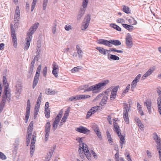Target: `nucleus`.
I'll return each mask as SVG.
<instances>
[{
	"label": "nucleus",
	"mask_w": 161,
	"mask_h": 161,
	"mask_svg": "<svg viewBox=\"0 0 161 161\" xmlns=\"http://www.w3.org/2000/svg\"><path fill=\"white\" fill-rule=\"evenodd\" d=\"M6 158V156L3 153L0 152V158L2 160H5Z\"/></svg>",
	"instance_id": "obj_53"
},
{
	"label": "nucleus",
	"mask_w": 161,
	"mask_h": 161,
	"mask_svg": "<svg viewBox=\"0 0 161 161\" xmlns=\"http://www.w3.org/2000/svg\"><path fill=\"white\" fill-rule=\"evenodd\" d=\"M124 112L123 113V116L124 120L126 124L129 123V119L128 115V112L129 111V106L127 104H124Z\"/></svg>",
	"instance_id": "obj_6"
},
{
	"label": "nucleus",
	"mask_w": 161,
	"mask_h": 161,
	"mask_svg": "<svg viewBox=\"0 0 161 161\" xmlns=\"http://www.w3.org/2000/svg\"><path fill=\"white\" fill-rule=\"evenodd\" d=\"M144 104L145 106L147 109L149 114H151L152 113V102L150 99H147L144 103Z\"/></svg>",
	"instance_id": "obj_13"
},
{
	"label": "nucleus",
	"mask_w": 161,
	"mask_h": 161,
	"mask_svg": "<svg viewBox=\"0 0 161 161\" xmlns=\"http://www.w3.org/2000/svg\"><path fill=\"white\" fill-rule=\"evenodd\" d=\"M76 50L77 53L79 58H81L82 57L83 52L81 48L78 45H77L76 46Z\"/></svg>",
	"instance_id": "obj_27"
},
{
	"label": "nucleus",
	"mask_w": 161,
	"mask_h": 161,
	"mask_svg": "<svg viewBox=\"0 0 161 161\" xmlns=\"http://www.w3.org/2000/svg\"><path fill=\"white\" fill-rule=\"evenodd\" d=\"M154 139L155 140L156 143H161L160 138L156 134L155 136L154 137Z\"/></svg>",
	"instance_id": "obj_44"
},
{
	"label": "nucleus",
	"mask_w": 161,
	"mask_h": 161,
	"mask_svg": "<svg viewBox=\"0 0 161 161\" xmlns=\"http://www.w3.org/2000/svg\"><path fill=\"white\" fill-rule=\"evenodd\" d=\"M94 130L97 136L100 139L102 138L101 132L100 131L99 128L97 126L96 128L94 129Z\"/></svg>",
	"instance_id": "obj_32"
},
{
	"label": "nucleus",
	"mask_w": 161,
	"mask_h": 161,
	"mask_svg": "<svg viewBox=\"0 0 161 161\" xmlns=\"http://www.w3.org/2000/svg\"><path fill=\"white\" fill-rule=\"evenodd\" d=\"M130 87V84H129L126 87L125 89L123 91V93H125L128 92Z\"/></svg>",
	"instance_id": "obj_54"
},
{
	"label": "nucleus",
	"mask_w": 161,
	"mask_h": 161,
	"mask_svg": "<svg viewBox=\"0 0 161 161\" xmlns=\"http://www.w3.org/2000/svg\"><path fill=\"white\" fill-rule=\"evenodd\" d=\"M48 0H43V9L44 10H45L46 7L47 5V4Z\"/></svg>",
	"instance_id": "obj_47"
},
{
	"label": "nucleus",
	"mask_w": 161,
	"mask_h": 161,
	"mask_svg": "<svg viewBox=\"0 0 161 161\" xmlns=\"http://www.w3.org/2000/svg\"><path fill=\"white\" fill-rule=\"evenodd\" d=\"M39 25L38 23H36L33 25L30 28L28 31L27 33L28 36L26 37L25 41L26 43L24 45V49L26 51L29 48L30 42L32 38V35L36 31Z\"/></svg>",
	"instance_id": "obj_2"
},
{
	"label": "nucleus",
	"mask_w": 161,
	"mask_h": 161,
	"mask_svg": "<svg viewBox=\"0 0 161 161\" xmlns=\"http://www.w3.org/2000/svg\"><path fill=\"white\" fill-rule=\"evenodd\" d=\"M123 11L126 14H129L130 13V8L126 6H123Z\"/></svg>",
	"instance_id": "obj_38"
},
{
	"label": "nucleus",
	"mask_w": 161,
	"mask_h": 161,
	"mask_svg": "<svg viewBox=\"0 0 161 161\" xmlns=\"http://www.w3.org/2000/svg\"><path fill=\"white\" fill-rule=\"evenodd\" d=\"M114 130L117 133L119 137L120 146L121 148H122L125 142V137L121 135L119 127L117 123L115 122H114Z\"/></svg>",
	"instance_id": "obj_3"
},
{
	"label": "nucleus",
	"mask_w": 161,
	"mask_h": 161,
	"mask_svg": "<svg viewBox=\"0 0 161 161\" xmlns=\"http://www.w3.org/2000/svg\"><path fill=\"white\" fill-rule=\"evenodd\" d=\"M118 88L119 86H115L114 88L112 90L111 93L110 97V100L113 101L115 99L116 95L117 92L118 90Z\"/></svg>",
	"instance_id": "obj_15"
},
{
	"label": "nucleus",
	"mask_w": 161,
	"mask_h": 161,
	"mask_svg": "<svg viewBox=\"0 0 161 161\" xmlns=\"http://www.w3.org/2000/svg\"><path fill=\"white\" fill-rule=\"evenodd\" d=\"M33 124L32 121H31L29 124L27 130V133L29 134V136L32 135L33 129Z\"/></svg>",
	"instance_id": "obj_23"
},
{
	"label": "nucleus",
	"mask_w": 161,
	"mask_h": 161,
	"mask_svg": "<svg viewBox=\"0 0 161 161\" xmlns=\"http://www.w3.org/2000/svg\"><path fill=\"white\" fill-rule=\"evenodd\" d=\"M40 76V75H35L34 77V80L33 81V88L34 89L36 86L37 85L38 80Z\"/></svg>",
	"instance_id": "obj_26"
},
{
	"label": "nucleus",
	"mask_w": 161,
	"mask_h": 161,
	"mask_svg": "<svg viewBox=\"0 0 161 161\" xmlns=\"http://www.w3.org/2000/svg\"><path fill=\"white\" fill-rule=\"evenodd\" d=\"M11 34L12 38L13 46L15 48H16L17 45V39L15 31L13 28L11 27Z\"/></svg>",
	"instance_id": "obj_11"
},
{
	"label": "nucleus",
	"mask_w": 161,
	"mask_h": 161,
	"mask_svg": "<svg viewBox=\"0 0 161 161\" xmlns=\"http://www.w3.org/2000/svg\"><path fill=\"white\" fill-rule=\"evenodd\" d=\"M141 77V75L139 74L132 81L131 83V89L132 91L133 89L136 87L137 83L139 81Z\"/></svg>",
	"instance_id": "obj_12"
},
{
	"label": "nucleus",
	"mask_w": 161,
	"mask_h": 161,
	"mask_svg": "<svg viewBox=\"0 0 161 161\" xmlns=\"http://www.w3.org/2000/svg\"><path fill=\"white\" fill-rule=\"evenodd\" d=\"M3 83L4 86V94L2 97V100L0 104V113L3 110V109L6 103V100L8 102L10 101L11 94L9 89L8 88V85L7 83L6 77L4 76L3 77Z\"/></svg>",
	"instance_id": "obj_1"
},
{
	"label": "nucleus",
	"mask_w": 161,
	"mask_h": 161,
	"mask_svg": "<svg viewBox=\"0 0 161 161\" xmlns=\"http://www.w3.org/2000/svg\"><path fill=\"white\" fill-rule=\"evenodd\" d=\"M87 159L90 160L91 159V154L88 150H87L86 152L84 153Z\"/></svg>",
	"instance_id": "obj_40"
},
{
	"label": "nucleus",
	"mask_w": 161,
	"mask_h": 161,
	"mask_svg": "<svg viewBox=\"0 0 161 161\" xmlns=\"http://www.w3.org/2000/svg\"><path fill=\"white\" fill-rule=\"evenodd\" d=\"M53 149H51L49 153L47 154V155L46 158V159L44 160V161H49L50 158H51L53 152L56 148V146H54L53 147Z\"/></svg>",
	"instance_id": "obj_20"
},
{
	"label": "nucleus",
	"mask_w": 161,
	"mask_h": 161,
	"mask_svg": "<svg viewBox=\"0 0 161 161\" xmlns=\"http://www.w3.org/2000/svg\"><path fill=\"white\" fill-rule=\"evenodd\" d=\"M110 27L113 28L117 31H121V28L118 25L114 23L110 24Z\"/></svg>",
	"instance_id": "obj_34"
},
{
	"label": "nucleus",
	"mask_w": 161,
	"mask_h": 161,
	"mask_svg": "<svg viewBox=\"0 0 161 161\" xmlns=\"http://www.w3.org/2000/svg\"><path fill=\"white\" fill-rule=\"evenodd\" d=\"M80 145L82 148V153H83V152L85 153L86 151H87V150H88L87 145L83 143H82L81 144H80Z\"/></svg>",
	"instance_id": "obj_33"
},
{
	"label": "nucleus",
	"mask_w": 161,
	"mask_h": 161,
	"mask_svg": "<svg viewBox=\"0 0 161 161\" xmlns=\"http://www.w3.org/2000/svg\"><path fill=\"white\" fill-rule=\"evenodd\" d=\"M96 48L98 50L99 53L103 55H106L109 51H114L119 53H123V51L121 50H118L114 48H109L110 50L105 49L104 48L101 47H97Z\"/></svg>",
	"instance_id": "obj_4"
},
{
	"label": "nucleus",
	"mask_w": 161,
	"mask_h": 161,
	"mask_svg": "<svg viewBox=\"0 0 161 161\" xmlns=\"http://www.w3.org/2000/svg\"><path fill=\"white\" fill-rule=\"evenodd\" d=\"M53 69L58 70H59V66L55 62H53Z\"/></svg>",
	"instance_id": "obj_42"
},
{
	"label": "nucleus",
	"mask_w": 161,
	"mask_h": 161,
	"mask_svg": "<svg viewBox=\"0 0 161 161\" xmlns=\"http://www.w3.org/2000/svg\"><path fill=\"white\" fill-rule=\"evenodd\" d=\"M29 136V134H28L26 139V143L27 146H28L29 144L31 135L30 136Z\"/></svg>",
	"instance_id": "obj_52"
},
{
	"label": "nucleus",
	"mask_w": 161,
	"mask_h": 161,
	"mask_svg": "<svg viewBox=\"0 0 161 161\" xmlns=\"http://www.w3.org/2000/svg\"><path fill=\"white\" fill-rule=\"evenodd\" d=\"M98 43L100 44H103L105 46H110L109 44V41H108L103 39H99L97 40Z\"/></svg>",
	"instance_id": "obj_19"
},
{
	"label": "nucleus",
	"mask_w": 161,
	"mask_h": 161,
	"mask_svg": "<svg viewBox=\"0 0 161 161\" xmlns=\"http://www.w3.org/2000/svg\"><path fill=\"white\" fill-rule=\"evenodd\" d=\"M21 87L20 86V88H19L17 87V89L16 90V92L17 94H19L18 96H19V95L20 94L21 92Z\"/></svg>",
	"instance_id": "obj_55"
},
{
	"label": "nucleus",
	"mask_w": 161,
	"mask_h": 161,
	"mask_svg": "<svg viewBox=\"0 0 161 161\" xmlns=\"http://www.w3.org/2000/svg\"><path fill=\"white\" fill-rule=\"evenodd\" d=\"M64 28L65 30L67 31H69L72 29L71 26L70 25H67L65 26Z\"/></svg>",
	"instance_id": "obj_59"
},
{
	"label": "nucleus",
	"mask_w": 161,
	"mask_h": 161,
	"mask_svg": "<svg viewBox=\"0 0 161 161\" xmlns=\"http://www.w3.org/2000/svg\"><path fill=\"white\" fill-rule=\"evenodd\" d=\"M108 97V95L107 94H105L102 99L101 102L100 103V104L102 106L103 105L106 103L107 99Z\"/></svg>",
	"instance_id": "obj_24"
},
{
	"label": "nucleus",
	"mask_w": 161,
	"mask_h": 161,
	"mask_svg": "<svg viewBox=\"0 0 161 161\" xmlns=\"http://www.w3.org/2000/svg\"><path fill=\"white\" fill-rule=\"evenodd\" d=\"M35 144H31V154L33 155V153L35 150Z\"/></svg>",
	"instance_id": "obj_46"
},
{
	"label": "nucleus",
	"mask_w": 161,
	"mask_h": 161,
	"mask_svg": "<svg viewBox=\"0 0 161 161\" xmlns=\"http://www.w3.org/2000/svg\"><path fill=\"white\" fill-rule=\"evenodd\" d=\"M157 148L158 151H159L160 150H161V143H157Z\"/></svg>",
	"instance_id": "obj_63"
},
{
	"label": "nucleus",
	"mask_w": 161,
	"mask_h": 161,
	"mask_svg": "<svg viewBox=\"0 0 161 161\" xmlns=\"http://www.w3.org/2000/svg\"><path fill=\"white\" fill-rule=\"evenodd\" d=\"M99 108V107L98 106L92 107L87 112L86 116V119L89 118L92 114L95 113L98 109Z\"/></svg>",
	"instance_id": "obj_10"
},
{
	"label": "nucleus",
	"mask_w": 161,
	"mask_h": 161,
	"mask_svg": "<svg viewBox=\"0 0 161 161\" xmlns=\"http://www.w3.org/2000/svg\"><path fill=\"white\" fill-rule=\"evenodd\" d=\"M50 132L49 131H45V138L44 141L45 142H47L49 136Z\"/></svg>",
	"instance_id": "obj_41"
},
{
	"label": "nucleus",
	"mask_w": 161,
	"mask_h": 161,
	"mask_svg": "<svg viewBox=\"0 0 161 161\" xmlns=\"http://www.w3.org/2000/svg\"><path fill=\"white\" fill-rule=\"evenodd\" d=\"M94 130L97 136L100 139L102 138L101 132L100 131L99 128L97 126L96 128L94 129Z\"/></svg>",
	"instance_id": "obj_31"
},
{
	"label": "nucleus",
	"mask_w": 161,
	"mask_h": 161,
	"mask_svg": "<svg viewBox=\"0 0 161 161\" xmlns=\"http://www.w3.org/2000/svg\"><path fill=\"white\" fill-rule=\"evenodd\" d=\"M38 56L36 55L34 58V59L32 60L30 65V67L33 68L35 64V63L36 60L37 61L38 60Z\"/></svg>",
	"instance_id": "obj_36"
},
{
	"label": "nucleus",
	"mask_w": 161,
	"mask_h": 161,
	"mask_svg": "<svg viewBox=\"0 0 161 161\" xmlns=\"http://www.w3.org/2000/svg\"><path fill=\"white\" fill-rule=\"evenodd\" d=\"M58 70H52V73L56 78H57L58 76Z\"/></svg>",
	"instance_id": "obj_50"
},
{
	"label": "nucleus",
	"mask_w": 161,
	"mask_h": 161,
	"mask_svg": "<svg viewBox=\"0 0 161 161\" xmlns=\"http://www.w3.org/2000/svg\"><path fill=\"white\" fill-rule=\"evenodd\" d=\"M86 19V21H83L82 23L81 30H86L89 25V23L91 20L90 16L88 14L85 18Z\"/></svg>",
	"instance_id": "obj_9"
},
{
	"label": "nucleus",
	"mask_w": 161,
	"mask_h": 161,
	"mask_svg": "<svg viewBox=\"0 0 161 161\" xmlns=\"http://www.w3.org/2000/svg\"><path fill=\"white\" fill-rule=\"evenodd\" d=\"M56 24H55L54 26L53 27L52 31V32L53 34H55L56 33Z\"/></svg>",
	"instance_id": "obj_61"
},
{
	"label": "nucleus",
	"mask_w": 161,
	"mask_h": 161,
	"mask_svg": "<svg viewBox=\"0 0 161 161\" xmlns=\"http://www.w3.org/2000/svg\"><path fill=\"white\" fill-rule=\"evenodd\" d=\"M96 91L95 85L89 87V88L84 90V92L91 91Z\"/></svg>",
	"instance_id": "obj_39"
},
{
	"label": "nucleus",
	"mask_w": 161,
	"mask_h": 161,
	"mask_svg": "<svg viewBox=\"0 0 161 161\" xmlns=\"http://www.w3.org/2000/svg\"><path fill=\"white\" fill-rule=\"evenodd\" d=\"M154 69L153 68L150 69L142 76V80H144L146 77L149 76L153 72Z\"/></svg>",
	"instance_id": "obj_21"
},
{
	"label": "nucleus",
	"mask_w": 161,
	"mask_h": 161,
	"mask_svg": "<svg viewBox=\"0 0 161 161\" xmlns=\"http://www.w3.org/2000/svg\"><path fill=\"white\" fill-rule=\"evenodd\" d=\"M58 124L53 123V130L54 131L57 128Z\"/></svg>",
	"instance_id": "obj_56"
},
{
	"label": "nucleus",
	"mask_w": 161,
	"mask_h": 161,
	"mask_svg": "<svg viewBox=\"0 0 161 161\" xmlns=\"http://www.w3.org/2000/svg\"><path fill=\"white\" fill-rule=\"evenodd\" d=\"M44 77H46L47 74V67L45 66L43 69L42 71Z\"/></svg>",
	"instance_id": "obj_45"
},
{
	"label": "nucleus",
	"mask_w": 161,
	"mask_h": 161,
	"mask_svg": "<svg viewBox=\"0 0 161 161\" xmlns=\"http://www.w3.org/2000/svg\"><path fill=\"white\" fill-rule=\"evenodd\" d=\"M88 2V0H83L82 6L84 8H86L87 4Z\"/></svg>",
	"instance_id": "obj_51"
},
{
	"label": "nucleus",
	"mask_w": 161,
	"mask_h": 161,
	"mask_svg": "<svg viewBox=\"0 0 161 161\" xmlns=\"http://www.w3.org/2000/svg\"><path fill=\"white\" fill-rule=\"evenodd\" d=\"M57 92L55 90H52L50 88L46 89V93L47 95H53L55 94Z\"/></svg>",
	"instance_id": "obj_28"
},
{
	"label": "nucleus",
	"mask_w": 161,
	"mask_h": 161,
	"mask_svg": "<svg viewBox=\"0 0 161 161\" xmlns=\"http://www.w3.org/2000/svg\"><path fill=\"white\" fill-rule=\"evenodd\" d=\"M69 110L68 109L65 112L64 115L62 119V121H63V122H66V120L69 116Z\"/></svg>",
	"instance_id": "obj_29"
},
{
	"label": "nucleus",
	"mask_w": 161,
	"mask_h": 161,
	"mask_svg": "<svg viewBox=\"0 0 161 161\" xmlns=\"http://www.w3.org/2000/svg\"><path fill=\"white\" fill-rule=\"evenodd\" d=\"M108 140L109 141V143L110 144H112V143L113 142V139L111 137V136H108L107 137Z\"/></svg>",
	"instance_id": "obj_62"
},
{
	"label": "nucleus",
	"mask_w": 161,
	"mask_h": 161,
	"mask_svg": "<svg viewBox=\"0 0 161 161\" xmlns=\"http://www.w3.org/2000/svg\"><path fill=\"white\" fill-rule=\"evenodd\" d=\"M31 102L29 99L27 101L26 113H29L30 112Z\"/></svg>",
	"instance_id": "obj_37"
},
{
	"label": "nucleus",
	"mask_w": 161,
	"mask_h": 161,
	"mask_svg": "<svg viewBox=\"0 0 161 161\" xmlns=\"http://www.w3.org/2000/svg\"><path fill=\"white\" fill-rule=\"evenodd\" d=\"M90 97L89 95H80L79 96L77 95L75 96H72L69 98V100L71 101H75L80 99H83L87 98Z\"/></svg>",
	"instance_id": "obj_8"
},
{
	"label": "nucleus",
	"mask_w": 161,
	"mask_h": 161,
	"mask_svg": "<svg viewBox=\"0 0 161 161\" xmlns=\"http://www.w3.org/2000/svg\"><path fill=\"white\" fill-rule=\"evenodd\" d=\"M122 25L125 29L128 30L130 31H132L133 30V26L132 25L126 24H122Z\"/></svg>",
	"instance_id": "obj_30"
},
{
	"label": "nucleus",
	"mask_w": 161,
	"mask_h": 161,
	"mask_svg": "<svg viewBox=\"0 0 161 161\" xmlns=\"http://www.w3.org/2000/svg\"><path fill=\"white\" fill-rule=\"evenodd\" d=\"M125 43L126 47L128 48H131L133 45L132 38L131 35L128 33L125 37Z\"/></svg>",
	"instance_id": "obj_5"
},
{
	"label": "nucleus",
	"mask_w": 161,
	"mask_h": 161,
	"mask_svg": "<svg viewBox=\"0 0 161 161\" xmlns=\"http://www.w3.org/2000/svg\"><path fill=\"white\" fill-rule=\"evenodd\" d=\"M109 44L110 46L109 47H112V44L115 46H119L121 44L120 42L117 40H109Z\"/></svg>",
	"instance_id": "obj_16"
},
{
	"label": "nucleus",
	"mask_w": 161,
	"mask_h": 161,
	"mask_svg": "<svg viewBox=\"0 0 161 161\" xmlns=\"http://www.w3.org/2000/svg\"><path fill=\"white\" fill-rule=\"evenodd\" d=\"M50 111L49 110H45V114L46 117L48 118L50 117Z\"/></svg>",
	"instance_id": "obj_48"
},
{
	"label": "nucleus",
	"mask_w": 161,
	"mask_h": 161,
	"mask_svg": "<svg viewBox=\"0 0 161 161\" xmlns=\"http://www.w3.org/2000/svg\"><path fill=\"white\" fill-rule=\"evenodd\" d=\"M84 8L83 7V8H80L77 16V19L78 20H80L81 17L83 16L85 11V8Z\"/></svg>",
	"instance_id": "obj_18"
},
{
	"label": "nucleus",
	"mask_w": 161,
	"mask_h": 161,
	"mask_svg": "<svg viewBox=\"0 0 161 161\" xmlns=\"http://www.w3.org/2000/svg\"><path fill=\"white\" fill-rule=\"evenodd\" d=\"M81 67L80 66H78L76 67H75L71 69V72L74 73L75 72H78L79 69H81Z\"/></svg>",
	"instance_id": "obj_43"
},
{
	"label": "nucleus",
	"mask_w": 161,
	"mask_h": 161,
	"mask_svg": "<svg viewBox=\"0 0 161 161\" xmlns=\"http://www.w3.org/2000/svg\"><path fill=\"white\" fill-rule=\"evenodd\" d=\"M32 139L31 141V144H35L36 142V136L34 135L32 136Z\"/></svg>",
	"instance_id": "obj_58"
},
{
	"label": "nucleus",
	"mask_w": 161,
	"mask_h": 161,
	"mask_svg": "<svg viewBox=\"0 0 161 161\" xmlns=\"http://www.w3.org/2000/svg\"><path fill=\"white\" fill-rule=\"evenodd\" d=\"M51 128V124L49 122H47L45 125V131H49L50 132Z\"/></svg>",
	"instance_id": "obj_35"
},
{
	"label": "nucleus",
	"mask_w": 161,
	"mask_h": 161,
	"mask_svg": "<svg viewBox=\"0 0 161 161\" xmlns=\"http://www.w3.org/2000/svg\"><path fill=\"white\" fill-rule=\"evenodd\" d=\"M157 102L158 107L161 106V99L160 98H157Z\"/></svg>",
	"instance_id": "obj_64"
},
{
	"label": "nucleus",
	"mask_w": 161,
	"mask_h": 161,
	"mask_svg": "<svg viewBox=\"0 0 161 161\" xmlns=\"http://www.w3.org/2000/svg\"><path fill=\"white\" fill-rule=\"evenodd\" d=\"M40 76V75H35L34 77V80L33 81V88L34 89L36 86L37 85L38 80Z\"/></svg>",
	"instance_id": "obj_25"
},
{
	"label": "nucleus",
	"mask_w": 161,
	"mask_h": 161,
	"mask_svg": "<svg viewBox=\"0 0 161 161\" xmlns=\"http://www.w3.org/2000/svg\"><path fill=\"white\" fill-rule=\"evenodd\" d=\"M30 114L29 113H25V123H27L29 117L30 116Z\"/></svg>",
	"instance_id": "obj_57"
},
{
	"label": "nucleus",
	"mask_w": 161,
	"mask_h": 161,
	"mask_svg": "<svg viewBox=\"0 0 161 161\" xmlns=\"http://www.w3.org/2000/svg\"><path fill=\"white\" fill-rule=\"evenodd\" d=\"M20 12L19 9V6H17L16 9L15 14H14V21H19V16H20Z\"/></svg>",
	"instance_id": "obj_17"
},
{
	"label": "nucleus",
	"mask_w": 161,
	"mask_h": 161,
	"mask_svg": "<svg viewBox=\"0 0 161 161\" xmlns=\"http://www.w3.org/2000/svg\"><path fill=\"white\" fill-rule=\"evenodd\" d=\"M76 130L79 132L84 134H88L90 132V130L86 127L82 126H80L79 127L77 128Z\"/></svg>",
	"instance_id": "obj_14"
},
{
	"label": "nucleus",
	"mask_w": 161,
	"mask_h": 161,
	"mask_svg": "<svg viewBox=\"0 0 161 161\" xmlns=\"http://www.w3.org/2000/svg\"><path fill=\"white\" fill-rule=\"evenodd\" d=\"M37 0H33V2L32 3L31 7V11L32 12L33 10L35 5L36 3Z\"/></svg>",
	"instance_id": "obj_49"
},
{
	"label": "nucleus",
	"mask_w": 161,
	"mask_h": 161,
	"mask_svg": "<svg viewBox=\"0 0 161 161\" xmlns=\"http://www.w3.org/2000/svg\"><path fill=\"white\" fill-rule=\"evenodd\" d=\"M116 21L117 23H124L125 22L124 19H117Z\"/></svg>",
	"instance_id": "obj_60"
},
{
	"label": "nucleus",
	"mask_w": 161,
	"mask_h": 161,
	"mask_svg": "<svg viewBox=\"0 0 161 161\" xmlns=\"http://www.w3.org/2000/svg\"><path fill=\"white\" fill-rule=\"evenodd\" d=\"M107 56L108 59L109 60H119V57L114 55L110 54L108 53Z\"/></svg>",
	"instance_id": "obj_22"
},
{
	"label": "nucleus",
	"mask_w": 161,
	"mask_h": 161,
	"mask_svg": "<svg viewBox=\"0 0 161 161\" xmlns=\"http://www.w3.org/2000/svg\"><path fill=\"white\" fill-rule=\"evenodd\" d=\"M109 82V80H104L95 85L96 90L100 91L103 89Z\"/></svg>",
	"instance_id": "obj_7"
}]
</instances>
